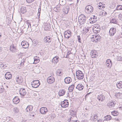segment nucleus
Wrapping results in <instances>:
<instances>
[{
    "label": "nucleus",
    "instance_id": "obj_46",
    "mask_svg": "<svg viewBox=\"0 0 122 122\" xmlns=\"http://www.w3.org/2000/svg\"><path fill=\"white\" fill-rule=\"evenodd\" d=\"M70 114L71 116L75 115L76 113V112L72 110L70 111Z\"/></svg>",
    "mask_w": 122,
    "mask_h": 122
},
{
    "label": "nucleus",
    "instance_id": "obj_44",
    "mask_svg": "<svg viewBox=\"0 0 122 122\" xmlns=\"http://www.w3.org/2000/svg\"><path fill=\"white\" fill-rule=\"evenodd\" d=\"M106 14V12L104 11H102L100 12L99 15H105Z\"/></svg>",
    "mask_w": 122,
    "mask_h": 122
},
{
    "label": "nucleus",
    "instance_id": "obj_12",
    "mask_svg": "<svg viewBox=\"0 0 122 122\" xmlns=\"http://www.w3.org/2000/svg\"><path fill=\"white\" fill-rule=\"evenodd\" d=\"M47 112V108L45 107H41L40 110V112L41 113L44 114H46Z\"/></svg>",
    "mask_w": 122,
    "mask_h": 122
},
{
    "label": "nucleus",
    "instance_id": "obj_31",
    "mask_svg": "<svg viewBox=\"0 0 122 122\" xmlns=\"http://www.w3.org/2000/svg\"><path fill=\"white\" fill-rule=\"evenodd\" d=\"M116 86L118 88H122V81H120L117 82L116 84Z\"/></svg>",
    "mask_w": 122,
    "mask_h": 122
},
{
    "label": "nucleus",
    "instance_id": "obj_37",
    "mask_svg": "<svg viewBox=\"0 0 122 122\" xmlns=\"http://www.w3.org/2000/svg\"><path fill=\"white\" fill-rule=\"evenodd\" d=\"M74 86V85H72L69 87L68 88V90L70 92H71L72 91Z\"/></svg>",
    "mask_w": 122,
    "mask_h": 122
},
{
    "label": "nucleus",
    "instance_id": "obj_22",
    "mask_svg": "<svg viewBox=\"0 0 122 122\" xmlns=\"http://www.w3.org/2000/svg\"><path fill=\"white\" fill-rule=\"evenodd\" d=\"M56 73L57 75L59 76H61L63 74V70L59 69L57 70Z\"/></svg>",
    "mask_w": 122,
    "mask_h": 122
},
{
    "label": "nucleus",
    "instance_id": "obj_9",
    "mask_svg": "<svg viewBox=\"0 0 122 122\" xmlns=\"http://www.w3.org/2000/svg\"><path fill=\"white\" fill-rule=\"evenodd\" d=\"M68 101L67 100H65L64 101L61 102V107H66L68 106L69 105Z\"/></svg>",
    "mask_w": 122,
    "mask_h": 122
},
{
    "label": "nucleus",
    "instance_id": "obj_50",
    "mask_svg": "<svg viewBox=\"0 0 122 122\" xmlns=\"http://www.w3.org/2000/svg\"><path fill=\"white\" fill-rule=\"evenodd\" d=\"M34 0H26L27 2L29 3H30L33 2Z\"/></svg>",
    "mask_w": 122,
    "mask_h": 122
},
{
    "label": "nucleus",
    "instance_id": "obj_40",
    "mask_svg": "<svg viewBox=\"0 0 122 122\" xmlns=\"http://www.w3.org/2000/svg\"><path fill=\"white\" fill-rule=\"evenodd\" d=\"M111 22L112 23L115 24H116L117 23V22L116 19L114 18L112 19L111 20Z\"/></svg>",
    "mask_w": 122,
    "mask_h": 122
},
{
    "label": "nucleus",
    "instance_id": "obj_34",
    "mask_svg": "<svg viewBox=\"0 0 122 122\" xmlns=\"http://www.w3.org/2000/svg\"><path fill=\"white\" fill-rule=\"evenodd\" d=\"M33 59L34 60L33 63L35 64L37 63L40 61V60L38 58V57L37 56L34 57Z\"/></svg>",
    "mask_w": 122,
    "mask_h": 122
},
{
    "label": "nucleus",
    "instance_id": "obj_10",
    "mask_svg": "<svg viewBox=\"0 0 122 122\" xmlns=\"http://www.w3.org/2000/svg\"><path fill=\"white\" fill-rule=\"evenodd\" d=\"M15 79L17 84H21L23 81V78L21 76L16 77Z\"/></svg>",
    "mask_w": 122,
    "mask_h": 122
},
{
    "label": "nucleus",
    "instance_id": "obj_53",
    "mask_svg": "<svg viewBox=\"0 0 122 122\" xmlns=\"http://www.w3.org/2000/svg\"><path fill=\"white\" fill-rule=\"evenodd\" d=\"M102 5H98V8L99 9H101L102 10V8H101Z\"/></svg>",
    "mask_w": 122,
    "mask_h": 122
},
{
    "label": "nucleus",
    "instance_id": "obj_56",
    "mask_svg": "<svg viewBox=\"0 0 122 122\" xmlns=\"http://www.w3.org/2000/svg\"><path fill=\"white\" fill-rule=\"evenodd\" d=\"M82 122H88L87 120H85L83 121Z\"/></svg>",
    "mask_w": 122,
    "mask_h": 122
},
{
    "label": "nucleus",
    "instance_id": "obj_19",
    "mask_svg": "<svg viewBox=\"0 0 122 122\" xmlns=\"http://www.w3.org/2000/svg\"><path fill=\"white\" fill-rule=\"evenodd\" d=\"M64 80L65 83L66 84H69L71 82L72 79L70 77H68L65 78Z\"/></svg>",
    "mask_w": 122,
    "mask_h": 122
},
{
    "label": "nucleus",
    "instance_id": "obj_3",
    "mask_svg": "<svg viewBox=\"0 0 122 122\" xmlns=\"http://www.w3.org/2000/svg\"><path fill=\"white\" fill-rule=\"evenodd\" d=\"M93 11V7L91 5H89L86 6L85 8V11L87 14H90Z\"/></svg>",
    "mask_w": 122,
    "mask_h": 122
},
{
    "label": "nucleus",
    "instance_id": "obj_36",
    "mask_svg": "<svg viewBox=\"0 0 122 122\" xmlns=\"http://www.w3.org/2000/svg\"><path fill=\"white\" fill-rule=\"evenodd\" d=\"M0 67L2 69H4L6 68V65L2 63H0Z\"/></svg>",
    "mask_w": 122,
    "mask_h": 122
},
{
    "label": "nucleus",
    "instance_id": "obj_11",
    "mask_svg": "<svg viewBox=\"0 0 122 122\" xmlns=\"http://www.w3.org/2000/svg\"><path fill=\"white\" fill-rule=\"evenodd\" d=\"M71 32L69 30H68L64 32V36L65 38L68 39L71 36Z\"/></svg>",
    "mask_w": 122,
    "mask_h": 122
},
{
    "label": "nucleus",
    "instance_id": "obj_35",
    "mask_svg": "<svg viewBox=\"0 0 122 122\" xmlns=\"http://www.w3.org/2000/svg\"><path fill=\"white\" fill-rule=\"evenodd\" d=\"M116 97L119 99L122 98V93L120 92L117 93L115 95Z\"/></svg>",
    "mask_w": 122,
    "mask_h": 122
},
{
    "label": "nucleus",
    "instance_id": "obj_17",
    "mask_svg": "<svg viewBox=\"0 0 122 122\" xmlns=\"http://www.w3.org/2000/svg\"><path fill=\"white\" fill-rule=\"evenodd\" d=\"M5 77L6 79L9 80L12 78V75L10 72H8L5 74Z\"/></svg>",
    "mask_w": 122,
    "mask_h": 122
},
{
    "label": "nucleus",
    "instance_id": "obj_23",
    "mask_svg": "<svg viewBox=\"0 0 122 122\" xmlns=\"http://www.w3.org/2000/svg\"><path fill=\"white\" fill-rule=\"evenodd\" d=\"M33 107L31 105H29L26 108L25 110L27 112H32Z\"/></svg>",
    "mask_w": 122,
    "mask_h": 122
},
{
    "label": "nucleus",
    "instance_id": "obj_21",
    "mask_svg": "<svg viewBox=\"0 0 122 122\" xmlns=\"http://www.w3.org/2000/svg\"><path fill=\"white\" fill-rule=\"evenodd\" d=\"M19 92L20 94L23 96H24L26 93L25 89L22 88L20 89Z\"/></svg>",
    "mask_w": 122,
    "mask_h": 122
},
{
    "label": "nucleus",
    "instance_id": "obj_29",
    "mask_svg": "<svg viewBox=\"0 0 122 122\" xmlns=\"http://www.w3.org/2000/svg\"><path fill=\"white\" fill-rule=\"evenodd\" d=\"M93 31L95 30L96 31L94 33H97L98 32H99L100 29L98 27L96 26V25H94L93 28Z\"/></svg>",
    "mask_w": 122,
    "mask_h": 122
},
{
    "label": "nucleus",
    "instance_id": "obj_14",
    "mask_svg": "<svg viewBox=\"0 0 122 122\" xmlns=\"http://www.w3.org/2000/svg\"><path fill=\"white\" fill-rule=\"evenodd\" d=\"M55 81V79L53 77L50 76L47 79V82L49 84H52Z\"/></svg>",
    "mask_w": 122,
    "mask_h": 122
},
{
    "label": "nucleus",
    "instance_id": "obj_49",
    "mask_svg": "<svg viewBox=\"0 0 122 122\" xmlns=\"http://www.w3.org/2000/svg\"><path fill=\"white\" fill-rule=\"evenodd\" d=\"M78 37V41L79 42L81 43V37L79 35L78 36H77Z\"/></svg>",
    "mask_w": 122,
    "mask_h": 122
},
{
    "label": "nucleus",
    "instance_id": "obj_20",
    "mask_svg": "<svg viewBox=\"0 0 122 122\" xmlns=\"http://www.w3.org/2000/svg\"><path fill=\"white\" fill-rule=\"evenodd\" d=\"M105 97L102 94L98 95L97 97V98L100 101H102L105 99Z\"/></svg>",
    "mask_w": 122,
    "mask_h": 122
},
{
    "label": "nucleus",
    "instance_id": "obj_15",
    "mask_svg": "<svg viewBox=\"0 0 122 122\" xmlns=\"http://www.w3.org/2000/svg\"><path fill=\"white\" fill-rule=\"evenodd\" d=\"M106 65L107 67L110 68L112 66L111 61L109 59H108L106 62Z\"/></svg>",
    "mask_w": 122,
    "mask_h": 122
},
{
    "label": "nucleus",
    "instance_id": "obj_57",
    "mask_svg": "<svg viewBox=\"0 0 122 122\" xmlns=\"http://www.w3.org/2000/svg\"><path fill=\"white\" fill-rule=\"evenodd\" d=\"M21 33H23V31H22V29H21Z\"/></svg>",
    "mask_w": 122,
    "mask_h": 122
},
{
    "label": "nucleus",
    "instance_id": "obj_39",
    "mask_svg": "<svg viewBox=\"0 0 122 122\" xmlns=\"http://www.w3.org/2000/svg\"><path fill=\"white\" fill-rule=\"evenodd\" d=\"M69 10V8H66L64 9V10L63 11V12L64 13H65V14H67L68 13Z\"/></svg>",
    "mask_w": 122,
    "mask_h": 122
},
{
    "label": "nucleus",
    "instance_id": "obj_28",
    "mask_svg": "<svg viewBox=\"0 0 122 122\" xmlns=\"http://www.w3.org/2000/svg\"><path fill=\"white\" fill-rule=\"evenodd\" d=\"M44 29L46 30H49L50 28L49 24L47 23H44Z\"/></svg>",
    "mask_w": 122,
    "mask_h": 122
},
{
    "label": "nucleus",
    "instance_id": "obj_60",
    "mask_svg": "<svg viewBox=\"0 0 122 122\" xmlns=\"http://www.w3.org/2000/svg\"><path fill=\"white\" fill-rule=\"evenodd\" d=\"M11 20H9V23H10V22H11Z\"/></svg>",
    "mask_w": 122,
    "mask_h": 122
},
{
    "label": "nucleus",
    "instance_id": "obj_33",
    "mask_svg": "<svg viewBox=\"0 0 122 122\" xmlns=\"http://www.w3.org/2000/svg\"><path fill=\"white\" fill-rule=\"evenodd\" d=\"M94 39L95 40V42L96 43L97 42L99 41L101 38V37L99 35H98L96 36L95 35V36Z\"/></svg>",
    "mask_w": 122,
    "mask_h": 122
},
{
    "label": "nucleus",
    "instance_id": "obj_8",
    "mask_svg": "<svg viewBox=\"0 0 122 122\" xmlns=\"http://www.w3.org/2000/svg\"><path fill=\"white\" fill-rule=\"evenodd\" d=\"M99 19V18L97 17L96 16H92V17H90V22L91 23H93Z\"/></svg>",
    "mask_w": 122,
    "mask_h": 122
},
{
    "label": "nucleus",
    "instance_id": "obj_42",
    "mask_svg": "<svg viewBox=\"0 0 122 122\" xmlns=\"http://www.w3.org/2000/svg\"><path fill=\"white\" fill-rule=\"evenodd\" d=\"M4 89L3 86H0V93H1L4 91Z\"/></svg>",
    "mask_w": 122,
    "mask_h": 122
},
{
    "label": "nucleus",
    "instance_id": "obj_64",
    "mask_svg": "<svg viewBox=\"0 0 122 122\" xmlns=\"http://www.w3.org/2000/svg\"><path fill=\"white\" fill-rule=\"evenodd\" d=\"M60 18H61V20H63V19H61V16H60Z\"/></svg>",
    "mask_w": 122,
    "mask_h": 122
},
{
    "label": "nucleus",
    "instance_id": "obj_61",
    "mask_svg": "<svg viewBox=\"0 0 122 122\" xmlns=\"http://www.w3.org/2000/svg\"><path fill=\"white\" fill-rule=\"evenodd\" d=\"M40 16H38V18L39 19L40 18Z\"/></svg>",
    "mask_w": 122,
    "mask_h": 122
},
{
    "label": "nucleus",
    "instance_id": "obj_32",
    "mask_svg": "<svg viewBox=\"0 0 122 122\" xmlns=\"http://www.w3.org/2000/svg\"><path fill=\"white\" fill-rule=\"evenodd\" d=\"M65 93V91L64 90H60L59 92V95L60 96L63 95Z\"/></svg>",
    "mask_w": 122,
    "mask_h": 122
},
{
    "label": "nucleus",
    "instance_id": "obj_47",
    "mask_svg": "<svg viewBox=\"0 0 122 122\" xmlns=\"http://www.w3.org/2000/svg\"><path fill=\"white\" fill-rule=\"evenodd\" d=\"M13 111L15 112L18 113V110L17 108V107H15Z\"/></svg>",
    "mask_w": 122,
    "mask_h": 122
},
{
    "label": "nucleus",
    "instance_id": "obj_7",
    "mask_svg": "<svg viewBox=\"0 0 122 122\" xmlns=\"http://www.w3.org/2000/svg\"><path fill=\"white\" fill-rule=\"evenodd\" d=\"M97 52L96 51L92 50L90 54L92 57L94 58L97 57Z\"/></svg>",
    "mask_w": 122,
    "mask_h": 122
},
{
    "label": "nucleus",
    "instance_id": "obj_52",
    "mask_svg": "<svg viewBox=\"0 0 122 122\" xmlns=\"http://www.w3.org/2000/svg\"><path fill=\"white\" fill-rule=\"evenodd\" d=\"M118 17L120 20L122 21V16H118Z\"/></svg>",
    "mask_w": 122,
    "mask_h": 122
},
{
    "label": "nucleus",
    "instance_id": "obj_4",
    "mask_svg": "<svg viewBox=\"0 0 122 122\" xmlns=\"http://www.w3.org/2000/svg\"><path fill=\"white\" fill-rule=\"evenodd\" d=\"M40 83L38 80L33 81L31 83V86L34 88L37 87L40 85Z\"/></svg>",
    "mask_w": 122,
    "mask_h": 122
},
{
    "label": "nucleus",
    "instance_id": "obj_51",
    "mask_svg": "<svg viewBox=\"0 0 122 122\" xmlns=\"http://www.w3.org/2000/svg\"><path fill=\"white\" fill-rule=\"evenodd\" d=\"M41 8H39L38 10V12L37 15H40V14Z\"/></svg>",
    "mask_w": 122,
    "mask_h": 122
},
{
    "label": "nucleus",
    "instance_id": "obj_43",
    "mask_svg": "<svg viewBox=\"0 0 122 122\" xmlns=\"http://www.w3.org/2000/svg\"><path fill=\"white\" fill-rule=\"evenodd\" d=\"M112 114L114 116H116L118 115V113L117 111H113L112 113Z\"/></svg>",
    "mask_w": 122,
    "mask_h": 122
},
{
    "label": "nucleus",
    "instance_id": "obj_41",
    "mask_svg": "<svg viewBox=\"0 0 122 122\" xmlns=\"http://www.w3.org/2000/svg\"><path fill=\"white\" fill-rule=\"evenodd\" d=\"M116 9L117 10H122V5H120L117 6L116 8Z\"/></svg>",
    "mask_w": 122,
    "mask_h": 122
},
{
    "label": "nucleus",
    "instance_id": "obj_45",
    "mask_svg": "<svg viewBox=\"0 0 122 122\" xmlns=\"http://www.w3.org/2000/svg\"><path fill=\"white\" fill-rule=\"evenodd\" d=\"M105 118L107 121H108V120H110L112 118L109 115H107V116L105 117Z\"/></svg>",
    "mask_w": 122,
    "mask_h": 122
},
{
    "label": "nucleus",
    "instance_id": "obj_63",
    "mask_svg": "<svg viewBox=\"0 0 122 122\" xmlns=\"http://www.w3.org/2000/svg\"><path fill=\"white\" fill-rule=\"evenodd\" d=\"M102 3H100V4H99L100 5H102Z\"/></svg>",
    "mask_w": 122,
    "mask_h": 122
},
{
    "label": "nucleus",
    "instance_id": "obj_62",
    "mask_svg": "<svg viewBox=\"0 0 122 122\" xmlns=\"http://www.w3.org/2000/svg\"><path fill=\"white\" fill-rule=\"evenodd\" d=\"M56 18H59L58 16H57V17H56Z\"/></svg>",
    "mask_w": 122,
    "mask_h": 122
},
{
    "label": "nucleus",
    "instance_id": "obj_1",
    "mask_svg": "<svg viewBox=\"0 0 122 122\" xmlns=\"http://www.w3.org/2000/svg\"><path fill=\"white\" fill-rule=\"evenodd\" d=\"M76 75L77 78L79 80L82 79L84 77L83 74L80 71H77L76 73Z\"/></svg>",
    "mask_w": 122,
    "mask_h": 122
},
{
    "label": "nucleus",
    "instance_id": "obj_54",
    "mask_svg": "<svg viewBox=\"0 0 122 122\" xmlns=\"http://www.w3.org/2000/svg\"><path fill=\"white\" fill-rule=\"evenodd\" d=\"M94 38L95 37H94L93 38H92V41H95L96 40Z\"/></svg>",
    "mask_w": 122,
    "mask_h": 122
},
{
    "label": "nucleus",
    "instance_id": "obj_48",
    "mask_svg": "<svg viewBox=\"0 0 122 122\" xmlns=\"http://www.w3.org/2000/svg\"><path fill=\"white\" fill-rule=\"evenodd\" d=\"M117 59L118 61H121L122 60V57L120 56L117 57Z\"/></svg>",
    "mask_w": 122,
    "mask_h": 122
},
{
    "label": "nucleus",
    "instance_id": "obj_18",
    "mask_svg": "<svg viewBox=\"0 0 122 122\" xmlns=\"http://www.w3.org/2000/svg\"><path fill=\"white\" fill-rule=\"evenodd\" d=\"M21 45L22 46L23 48H28V47L29 44L28 42L23 41H22L21 43Z\"/></svg>",
    "mask_w": 122,
    "mask_h": 122
},
{
    "label": "nucleus",
    "instance_id": "obj_24",
    "mask_svg": "<svg viewBox=\"0 0 122 122\" xmlns=\"http://www.w3.org/2000/svg\"><path fill=\"white\" fill-rule=\"evenodd\" d=\"M13 101L14 103L17 104L20 102V99L18 97H15L13 99Z\"/></svg>",
    "mask_w": 122,
    "mask_h": 122
},
{
    "label": "nucleus",
    "instance_id": "obj_2",
    "mask_svg": "<svg viewBox=\"0 0 122 122\" xmlns=\"http://www.w3.org/2000/svg\"><path fill=\"white\" fill-rule=\"evenodd\" d=\"M86 20L85 16H79L78 17V20L81 25H83L85 22Z\"/></svg>",
    "mask_w": 122,
    "mask_h": 122
},
{
    "label": "nucleus",
    "instance_id": "obj_30",
    "mask_svg": "<svg viewBox=\"0 0 122 122\" xmlns=\"http://www.w3.org/2000/svg\"><path fill=\"white\" fill-rule=\"evenodd\" d=\"M84 86L81 84H79L77 86L76 88L78 89L79 90H81L84 88Z\"/></svg>",
    "mask_w": 122,
    "mask_h": 122
},
{
    "label": "nucleus",
    "instance_id": "obj_5",
    "mask_svg": "<svg viewBox=\"0 0 122 122\" xmlns=\"http://www.w3.org/2000/svg\"><path fill=\"white\" fill-rule=\"evenodd\" d=\"M10 50L12 52H15L17 51V49L16 45L12 44L10 45Z\"/></svg>",
    "mask_w": 122,
    "mask_h": 122
},
{
    "label": "nucleus",
    "instance_id": "obj_6",
    "mask_svg": "<svg viewBox=\"0 0 122 122\" xmlns=\"http://www.w3.org/2000/svg\"><path fill=\"white\" fill-rule=\"evenodd\" d=\"M52 38L49 36H46L44 37V41L45 43H49L51 42Z\"/></svg>",
    "mask_w": 122,
    "mask_h": 122
},
{
    "label": "nucleus",
    "instance_id": "obj_25",
    "mask_svg": "<svg viewBox=\"0 0 122 122\" xmlns=\"http://www.w3.org/2000/svg\"><path fill=\"white\" fill-rule=\"evenodd\" d=\"M58 57L57 56H56L54 57L52 60V62L54 64L57 63L58 61Z\"/></svg>",
    "mask_w": 122,
    "mask_h": 122
},
{
    "label": "nucleus",
    "instance_id": "obj_59",
    "mask_svg": "<svg viewBox=\"0 0 122 122\" xmlns=\"http://www.w3.org/2000/svg\"><path fill=\"white\" fill-rule=\"evenodd\" d=\"M78 121H77V120H75V121H74V122H77Z\"/></svg>",
    "mask_w": 122,
    "mask_h": 122
},
{
    "label": "nucleus",
    "instance_id": "obj_58",
    "mask_svg": "<svg viewBox=\"0 0 122 122\" xmlns=\"http://www.w3.org/2000/svg\"><path fill=\"white\" fill-rule=\"evenodd\" d=\"M104 7L103 6H102V7H101V8L102 9V8L104 7Z\"/></svg>",
    "mask_w": 122,
    "mask_h": 122
},
{
    "label": "nucleus",
    "instance_id": "obj_13",
    "mask_svg": "<svg viewBox=\"0 0 122 122\" xmlns=\"http://www.w3.org/2000/svg\"><path fill=\"white\" fill-rule=\"evenodd\" d=\"M116 31V29L113 28H112L109 31V34L110 36H113L115 33Z\"/></svg>",
    "mask_w": 122,
    "mask_h": 122
},
{
    "label": "nucleus",
    "instance_id": "obj_55",
    "mask_svg": "<svg viewBox=\"0 0 122 122\" xmlns=\"http://www.w3.org/2000/svg\"><path fill=\"white\" fill-rule=\"evenodd\" d=\"M97 122H102V120L99 119L97 120Z\"/></svg>",
    "mask_w": 122,
    "mask_h": 122
},
{
    "label": "nucleus",
    "instance_id": "obj_26",
    "mask_svg": "<svg viewBox=\"0 0 122 122\" xmlns=\"http://www.w3.org/2000/svg\"><path fill=\"white\" fill-rule=\"evenodd\" d=\"M91 118H93V119H92V120L95 122L97 120L98 117L97 114H94L91 116Z\"/></svg>",
    "mask_w": 122,
    "mask_h": 122
},
{
    "label": "nucleus",
    "instance_id": "obj_27",
    "mask_svg": "<svg viewBox=\"0 0 122 122\" xmlns=\"http://www.w3.org/2000/svg\"><path fill=\"white\" fill-rule=\"evenodd\" d=\"M20 12L22 14L25 13L26 11V10L25 6H22L20 9Z\"/></svg>",
    "mask_w": 122,
    "mask_h": 122
},
{
    "label": "nucleus",
    "instance_id": "obj_38",
    "mask_svg": "<svg viewBox=\"0 0 122 122\" xmlns=\"http://www.w3.org/2000/svg\"><path fill=\"white\" fill-rule=\"evenodd\" d=\"M89 30V28H85L83 30V32L86 33L88 32Z\"/></svg>",
    "mask_w": 122,
    "mask_h": 122
},
{
    "label": "nucleus",
    "instance_id": "obj_16",
    "mask_svg": "<svg viewBox=\"0 0 122 122\" xmlns=\"http://www.w3.org/2000/svg\"><path fill=\"white\" fill-rule=\"evenodd\" d=\"M116 104V103H114L112 101H111L109 102V103H108L107 106L109 107L113 108L114 107L115 105Z\"/></svg>",
    "mask_w": 122,
    "mask_h": 122
}]
</instances>
